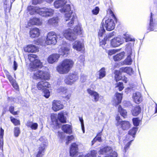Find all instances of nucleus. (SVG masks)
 Masks as SVG:
<instances>
[{"label":"nucleus","instance_id":"obj_60","mask_svg":"<svg viewBox=\"0 0 157 157\" xmlns=\"http://www.w3.org/2000/svg\"><path fill=\"white\" fill-rule=\"evenodd\" d=\"M13 87L16 89H18V86L16 82V81L15 80L13 82L11 83Z\"/></svg>","mask_w":157,"mask_h":157},{"label":"nucleus","instance_id":"obj_46","mask_svg":"<svg viewBox=\"0 0 157 157\" xmlns=\"http://www.w3.org/2000/svg\"><path fill=\"white\" fill-rule=\"evenodd\" d=\"M124 38L126 42L129 41H134V39L132 38L128 34H125L124 35Z\"/></svg>","mask_w":157,"mask_h":157},{"label":"nucleus","instance_id":"obj_39","mask_svg":"<svg viewBox=\"0 0 157 157\" xmlns=\"http://www.w3.org/2000/svg\"><path fill=\"white\" fill-rule=\"evenodd\" d=\"M137 130V128L135 127L133 128L129 131L128 135H130L132 136L133 137H134V136H133L136 134Z\"/></svg>","mask_w":157,"mask_h":157},{"label":"nucleus","instance_id":"obj_12","mask_svg":"<svg viewBox=\"0 0 157 157\" xmlns=\"http://www.w3.org/2000/svg\"><path fill=\"white\" fill-rule=\"evenodd\" d=\"M88 93L92 98V100L93 101L97 102L99 99V94L96 92L91 90L90 89H88L87 90Z\"/></svg>","mask_w":157,"mask_h":157},{"label":"nucleus","instance_id":"obj_3","mask_svg":"<svg viewBox=\"0 0 157 157\" xmlns=\"http://www.w3.org/2000/svg\"><path fill=\"white\" fill-rule=\"evenodd\" d=\"M74 63L70 59H65L57 67V70L61 74L67 73L73 67Z\"/></svg>","mask_w":157,"mask_h":157},{"label":"nucleus","instance_id":"obj_19","mask_svg":"<svg viewBox=\"0 0 157 157\" xmlns=\"http://www.w3.org/2000/svg\"><path fill=\"white\" fill-rule=\"evenodd\" d=\"M29 34L32 38L37 37L40 34V30L37 28L32 29L30 31Z\"/></svg>","mask_w":157,"mask_h":157},{"label":"nucleus","instance_id":"obj_13","mask_svg":"<svg viewBox=\"0 0 157 157\" xmlns=\"http://www.w3.org/2000/svg\"><path fill=\"white\" fill-rule=\"evenodd\" d=\"M67 3V2L66 0H57L55 2L54 4L55 7L56 8L63 6V8L61 10H60L61 11V10L63 9V8L67 5H69L70 6L69 4H66Z\"/></svg>","mask_w":157,"mask_h":157},{"label":"nucleus","instance_id":"obj_63","mask_svg":"<svg viewBox=\"0 0 157 157\" xmlns=\"http://www.w3.org/2000/svg\"><path fill=\"white\" fill-rule=\"evenodd\" d=\"M66 90V88L63 87H61L58 89V92H64Z\"/></svg>","mask_w":157,"mask_h":157},{"label":"nucleus","instance_id":"obj_5","mask_svg":"<svg viewBox=\"0 0 157 157\" xmlns=\"http://www.w3.org/2000/svg\"><path fill=\"white\" fill-rule=\"evenodd\" d=\"M58 36H60L59 35H57L54 32L48 33L45 41L46 43L48 45H55L57 42Z\"/></svg>","mask_w":157,"mask_h":157},{"label":"nucleus","instance_id":"obj_23","mask_svg":"<svg viewBox=\"0 0 157 157\" xmlns=\"http://www.w3.org/2000/svg\"><path fill=\"white\" fill-rule=\"evenodd\" d=\"M113 151L112 150L111 148L109 147H105L100 150L99 151V152L100 154H103L105 153L109 154L110 153H112Z\"/></svg>","mask_w":157,"mask_h":157},{"label":"nucleus","instance_id":"obj_18","mask_svg":"<svg viewBox=\"0 0 157 157\" xmlns=\"http://www.w3.org/2000/svg\"><path fill=\"white\" fill-rule=\"evenodd\" d=\"M59 57V55L58 54H52L48 57V61L50 63H53L57 62Z\"/></svg>","mask_w":157,"mask_h":157},{"label":"nucleus","instance_id":"obj_56","mask_svg":"<svg viewBox=\"0 0 157 157\" xmlns=\"http://www.w3.org/2000/svg\"><path fill=\"white\" fill-rule=\"evenodd\" d=\"M74 139V137L73 135L68 136L67 137V140L66 144H68L69 143V141L73 140Z\"/></svg>","mask_w":157,"mask_h":157},{"label":"nucleus","instance_id":"obj_41","mask_svg":"<svg viewBox=\"0 0 157 157\" xmlns=\"http://www.w3.org/2000/svg\"><path fill=\"white\" fill-rule=\"evenodd\" d=\"M5 73L7 78L9 80L10 82L11 83L13 82L15 80L13 78L12 76L10 75L9 72L8 71H6Z\"/></svg>","mask_w":157,"mask_h":157},{"label":"nucleus","instance_id":"obj_9","mask_svg":"<svg viewBox=\"0 0 157 157\" xmlns=\"http://www.w3.org/2000/svg\"><path fill=\"white\" fill-rule=\"evenodd\" d=\"M63 36L67 39L73 41L76 38V35L72 33V30L68 29L65 30L63 32Z\"/></svg>","mask_w":157,"mask_h":157},{"label":"nucleus","instance_id":"obj_22","mask_svg":"<svg viewBox=\"0 0 157 157\" xmlns=\"http://www.w3.org/2000/svg\"><path fill=\"white\" fill-rule=\"evenodd\" d=\"M121 39L119 37H116L112 39L111 41V45L113 47H116L121 44Z\"/></svg>","mask_w":157,"mask_h":157},{"label":"nucleus","instance_id":"obj_10","mask_svg":"<svg viewBox=\"0 0 157 157\" xmlns=\"http://www.w3.org/2000/svg\"><path fill=\"white\" fill-rule=\"evenodd\" d=\"M64 105L61 102L58 100H54L52 102V109L53 110L56 112L63 109Z\"/></svg>","mask_w":157,"mask_h":157},{"label":"nucleus","instance_id":"obj_31","mask_svg":"<svg viewBox=\"0 0 157 157\" xmlns=\"http://www.w3.org/2000/svg\"><path fill=\"white\" fill-rule=\"evenodd\" d=\"M58 119L61 123H64L66 122V118L64 116V114L62 113H60L58 114Z\"/></svg>","mask_w":157,"mask_h":157},{"label":"nucleus","instance_id":"obj_20","mask_svg":"<svg viewBox=\"0 0 157 157\" xmlns=\"http://www.w3.org/2000/svg\"><path fill=\"white\" fill-rule=\"evenodd\" d=\"M133 98L134 101L137 104L139 103L142 101L141 94L139 92H136L133 93Z\"/></svg>","mask_w":157,"mask_h":157},{"label":"nucleus","instance_id":"obj_45","mask_svg":"<svg viewBox=\"0 0 157 157\" xmlns=\"http://www.w3.org/2000/svg\"><path fill=\"white\" fill-rule=\"evenodd\" d=\"M153 20L152 17V13H151V16L150 17V22L149 24V29H150V31H152L154 30L153 26Z\"/></svg>","mask_w":157,"mask_h":157},{"label":"nucleus","instance_id":"obj_61","mask_svg":"<svg viewBox=\"0 0 157 157\" xmlns=\"http://www.w3.org/2000/svg\"><path fill=\"white\" fill-rule=\"evenodd\" d=\"M58 136L61 139H63L64 137V133L63 132H58Z\"/></svg>","mask_w":157,"mask_h":157},{"label":"nucleus","instance_id":"obj_30","mask_svg":"<svg viewBox=\"0 0 157 157\" xmlns=\"http://www.w3.org/2000/svg\"><path fill=\"white\" fill-rule=\"evenodd\" d=\"M74 33L76 35L80 34L82 33V30L81 29V28L79 25L74 27L73 30Z\"/></svg>","mask_w":157,"mask_h":157},{"label":"nucleus","instance_id":"obj_37","mask_svg":"<svg viewBox=\"0 0 157 157\" xmlns=\"http://www.w3.org/2000/svg\"><path fill=\"white\" fill-rule=\"evenodd\" d=\"M37 56L35 54H29L28 55V58L29 60L33 63L35 59H37Z\"/></svg>","mask_w":157,"mask_h":157},{"label":"nucleus","instance_id":"obj_32","mask_svg":"<svg viewBox=\"0 0 157 157\" xmlns=\"http://www.w3.org/2000/svg\"><path fill=\"white\" fill-rule=\"evenodd\" d=\"M118 109V111L120 113L121 115L124 118H125L127 114L126 111L122 109L120 105L119 106Z\"/></svg>","mask_w":157,"mask_h":157},{"label":"nucleus","instance_id":"obj_35","mask_svg":"<svg viewBox=\"0 0 157 157\" xmlns=\"http://www.w3.org/2000/svg\"><path fill=\"white\" fill-rule=\"evenodd\" d=\"M58 18L57 17H55L50 19L48 21V23L51 25H56L58 22Z\"/></svg>","mask_w":157,"mask_h":157},{"label":"nucleus","instance_id":"obj_28","mask_svg":"<svg viewBox=\"0 0 157 157\" xmlns=\"http://www.w3.org/2000/svg\"><path fill=\"white\" fill-rule=\"evenodd\" d=\"M4 130L2 128H0V136L1 139L0 140V149L2 150L3 145V139L4 135Z\"/></svg>","mask_w":157,"mask_h":157},{"label":"nucleus","instance_id":"obj_33","mask_svg":"<svg viewBox=\"0 0 157 157\" xmlns=\"http://www.w3.org/2000/svg\"><path fill=\"white\" fill-rule=\"evenodd\" d=\"M99 78L101 79L105 76L106 75V71L104 67H102L99 71Z\"/></svg>","mask_w":157,"mask_h":157},{"label":"nucleus","instance_id":"obj_44","mask_svg":"<svg viewBox=\"0 0 157 157\" xmlns=\"http://www.w3.org/2000/svg\"><path fill=\"white\" fill-rule=\"evenodd\" d=\"M20 133V128L18 127H15L14 128V135L16 137H17Z\"/></svg>","mask_w":157,"mask_h":157},{"label":"nucleus","instance_id":"obj_2","mask_svg":"<svg viewBox=\"0 0 157 157\" xmlns=\"http://www.w3.org/2000/svg\"><path fill=\"white\" fill-rule=\"evenodd\" d=\"M29 13L31 15L38 13L43 17H47L52 15L54 11L51 9H40L38 7H33L32 6L28 7Z\"/></svg>","mask_w":157,"mask_h":157},{"label":"nucleus","instance_id":"obj_8","mask_svg":"<svg viewBox=\"0 0 157 157\" xmlns=\"http://www.w3.org/2000/svg\"><path fill=\"white\" fill-rule=\"evenodd\" d=\"M116 121L117 123H116V125L118 126L120 125L121 126V127L123 130H125L128 129L130 127V124L129 122L126 121H122L121 119L119 116H117L116 117Z\"/></svg>","mask_w":157,"mask_h":157},{"label":"nucleus","instance_id":"obj_62","mask_svg":"<svg viewBox=\"0 0 157 157\" xmlns=\"http://www.w3.org/2000/svg\"><path fill=\"white\" fill-rule=\"evenodd\" d=\"M41 0H33V3L34 5H36L41 2Z\"/></svg>","mask_w":157,"mask_h":157},{"label":"nucleus","instance_id":"obj_59","mask_svg":"<svg viewBox=\"0 0 157 157\" xmlns=\"http://www.w3.org/2000/svg\"><path fill=\"white\" fill-rule=\"evenodd\" d=\"M117 52L116 50L114 49L109 50L108 51V54L109 55H112Z\"/></svg>","mask_w":157,"mask_h":157},{"label":"nucleus","instance_id":"obj_57","mask_svg":"<svg viewBox=\"0 0 157 157\" xmlns=\"http://www.w3.org/2000/svg\"><path fill=\"white\" fill-rule=\"evenodd\" d=\"M99 10L98 7H96L94 9L92 10V13L94 14L97 15L99 12Z\"/></svg>","mask_w":157,"mask_h":157},{"label":"nucleus","instance_id":"obj_53","mask_svg":"<svg viewBox=\"0 0 157 157\" xmlns=\"http://www.w3.org/2000/svg\"><path fill=\"white\" fill-rule=\"evenodd\" d=\"M117 153L115 151H113L112 153H110V154H108L105 157H117Z\"/></svg>","mask_w":157,"mask_h":157},{"label":"nucleus","instance_id":"obj_26","mask_svg":"<svg viewBox=\"0 0 157 157\" xmlns=\"http://www.w3.org/2000/svg\"><path fill=\"white\" fill-rule=\"evenodd\" d=\"M26 126L30 128L32 130H36L38 128V125L37 123L29 121L26 124Z\"/></svg>","mask_w":157,"mask_h":157},{"label":"nucleus","instance_id":"obj_6","mask_svg":"<svg viewBox=\"0 0 157 157\" xmlns=\"http://www.w3.org/2000/svg\"><path fill=\"white\" fill-rule=\"evenodd\" d=\"M101 24L104 26L107 30L110 31L113 30L115 27V24L113 20L110 18H104L103 19Z\"/></svg>","mask_w":157,"mask_h":157},{"label":"nucleus","instance_id":"obj_17","mask_svg":"<svg viewBox=\"0 0 157 157\" xmlns=\"http://www.w3.org/2000/svg\"><path fill=\"white\" fill-rule=\"evenodd\" d=\"M24 50L25 52H35L38 51V48L33 44L27 45L24 48Z\"/></svg>","mask_w":157,"mask_h":157},{"label":"nucleus","instance_id":"obj_16","mask_svg":"<svg viewBox=\"0 0 157 157\" xmlns=\"http://www.w3.org/2000/svg\"><path fill=\"white\" fill-rule=\"evenodd\" d=\"M73 48L77 51H80L83 48L84 44L81 41H76L73 43Z\"/></svg>","mask_w":157,"mask_h":157},{"label":"nucleus","instance_id":"obj_29","mask_svg":"<svg viewBox=\"0 0 157 157\" xmlns=\"http://www.w3.org/2000/svg\"><path fill=\"white\" fill-rule=\"evenodd\" d=\"M141 112V108L139 106L135 107L132 111V114L134 116H137Z\"/></svg>","mask_w":157,"mask_h":157},{"label":"nucleus","instance_id":"obj_40","mask_svg":"<svg viewBox=\"0 0 157 157\" xmlns=\"http://www.w3.org/2000/svg\"><path fill=\"white\" fill-rule=\"evenodd\" d=\"M115 88H118L119 91L122 90L124 88L123 83L119 82L116 84Z\"/></svg>","mask_w":157,"mask_h":157},{"label":"nucleus","instance_id":"obj_25","mask_svg":"<svg viewBox=\"0 0 157 157\" xmlns=\"http://www.w3.org/2000/svg\"><path fill=\"white\" fill-rule=\"evenodd\" d=\"M46 145L44 144L40 145L39 147V150L36 157H42L43 153H44V150Z\"/></svg>","mask_w":157,"mask_h":157},{"label":"nucleus","instance_id":"obj_48","mask_svg":"<svg viewBox=\"0 0 157 157\" xmlns=\"http://www.w3.org/2000/svg\"><path fill=\"white\" fill-rule=\"evenodd\" d=\"M115 79L116 82H117L120 79H121L120 77L119 76L120 72L118 71H116L115 72Z\"/></svg>","mask_w":157,"mask_h":157},{"label":"nucleus","instance_id":"obj_21","mask_svg":"<svg viewBox=\"0 0 157 157\" xmlns=\"http://www.w3.org/2000/svg\"><path fill=\"white\" fill-rule=\"evenodd\" d=\"M62 129L64 132L67 134H71L72 132L71 126L68 124L63 125L62 127Z\"/></svg>","mask_w":157,"mask_h":157},{"label":"nucleus","instance_id":"obj_38","mask_svg":"<svg viewBox=\"0 0 157 157\" xmlns=\"http://www.w3.org/2000/svg\"><path fill=\"white\" fill-rule=\"evenodd\" d=\"M116 97L117 100V101L115 104L118 105L120 103L122 99V94L119 93H117L116 94Z\"/></svg>","mask_w":157,"mask_h":157},{"label":"nucleus","instance_id":"obj_27","mask_svg":"<svg viewBox=\"0 0 157 157\" xmlns=\"http://www.w3.org/2000/svg\"><path fill=\"white\" fill-rule=\"evenodd\" d=\"M124 52H121L113 56L114 60L115 61H119L122 59L124 57Z\"/></svg>","mask_w":157,"mask_h":157},{"label":"nucleus","instance_id":"obj_4","mask_svg":"<svg viewBox=\"0 0 157 157\" xmlns=\"http://www.w3.org/2000/svg\"><path fill=\"white\" fill-rule=\"evenodd\" d=\"M61 12L65 13V20L66 21H70L67 24V26L71 27L73 25L76 17L74 14H73L72 11L71 10L70 6L69 5H67L61 10Z\"/></svg>","mask_w":157,"mask_h":157},{"label":"nucleus","instance_id":"obj_43","mask_svg":"<svg viewBox=\"0 0 157 157\" xmlns=\"http://www.w3.org/2000/svg\"><path fill=\"white\" fill-rule=\"evenodd\" d=\"M32 21L34 22L33 24L36 25H40L42 24V21L36 18L32 20Z\"/></svg>","mask_w":157,"mask_h":157},{"label":"nucleus","instance_id":"obj_47","mask_svg":"<svg viewBox=\"0 0 157 157\" xmlns=\"http://www.w3.org/2000/svg\"><path fill=\"white\" fill-rule=\"evenodd\" d=\"M51 119L54 124L56 125L59 124L58 120L54 115L51 116Z\"/></svg>","mask_w":157,"mask_h":157},{"label":"nucleus","instance_id":"obj_58","mask_svg":"<svg viewBox=\"0 0 157 157\" xmlns=\"http://www.w3.org/2000/svg\"><path fill=\"white\" fill-rule=\"evenodd\" d=\"M79 120L81 122L82 129L83 133L85 132V129L83 123V120L82 118L79 117Z\"/></svg>","mask_w":157,"mask_h":157},{"label":"nucleus","instance_id":"obj_15","mask_svg":"<svg viewBox=\"0 0 157 157\" xmlns=\"http://www.w3.org/2000/svg\"><path fill=\"white\" fill-rule=\"evenodd\" d=\"M50 84L45 80H43L39 82L36 86L37 87L39 90H44L45 89V87H49Z\"/></svg>","mask_w":157,"mask_h":157},{"label":"nucleus","instance_id":"obj_50","mask_svg":"<svg viewBox=\"0 0 157 157\" xmlns=\"http://www.w3.org/2000/svg\"><path fill=\"white\" fill-rule=\"evenodd\" d=\"M88 154H90V156L91 157H96L97 155V151L95 150H92L90 151V153Z\"/></svg>","mask_w":157,"mask_h":157},{"label":"nucleus","instance_id":"obj_34","mask_svg":"<svg viewBox=\"0 0 157 157\" xmlns=\"http://www.w3.org/2000/svg\"><path fill=\"white\" fill-rule=\"evenodd\" d=\"M123 71L127 74L130 75H132L133 73V71L132 68L130 67H125L122 68Z\"/></svg>","mask_w":157,"mask_h":157},{"label":"nucleus","instance_id":"obj_24","mask_svg":"<svg viewBox=\"0 0 157 157\" xmlns=\"http://www.w3.org/2000/svg\"><path fill=\"white\" fill-rule=\"evenodd\" d=\"M128 49V55L127 59L125 60V62L126 64L130 65L132 62V60L131 59L130 56L132 53V51L131 48L130 47L127 48V49Z\"/></svg>","mask_w":157,"mask_h":157},{"label":"nucleus","instance_id":"obj_1","mask_svg":"<svg viewBox=\"0 0 157 157\" xmlns=\"http://www.w3.org/2000/svg\"><path fill=\"white\" fill-rule=\"evenodd\" d=\"M31 69L34 71L33 78L35 79H49L50 76L49 74L46 72H44L38 69L41 68L42 67V64L39 59H35L33 62L31 63Z\"/></svg>","mask_w":157,"mask_h":157},{"label":"nucleus","instance_id":"obj_42","mask_svg":"<svg viewBox=\"0 0 157 157\" xmlns=\"http://www.w3.org/2000/svg\"><path fill=\"white\" fill-rule=\"evenodd\" d=\"M10 118L11 121L15 125L20 124V121L19 120L14 118L13 117H11Z\"/></svg>","mask_w":157,"mask_h":157},{"label":"nucleus","instance_id":"obj_51","mask_svg":"<svg viewBox=\"0 0 157 157\" xmlns=\"http://www.w3.org/2000/svg\"><path fill=\"white\" fill-rule=\"evenodd\" d=\"M132 121L133 124L135 126H137L139 125L140 121L138 118H134Z\"/></svg>","mask_w":157,"mask_h":157},{"label":"nucleus","instance_id":"obj_55","mask_svg":"<svg viewBox=\"0 0 157 157\" xmlns=\"http://www.w3.org/2000/svg\"><path fill=\"white\" fill-rule=\"evenodd\" d=\"M14 109V107L12 106H11L9 108V111L10 112L12 113V114L16 115L17 114V112H14L13 110Z\"/></svg>","mask_w":157,"mask_h":157},{"label":"nucleus","instance_id":"obj_7","mask_svg":"<svg viewBox=\"0 0 157 157\" xmlns=\"http://www.w3.org/2000/svg\"><path fill=\"white\" fill-rule=\"evenodd\" d=\"M78 79V75L77 73H70L66 77L64 80L65 83L67 85H71Z\"/></svg>","mask_w":157,"mask_h":157},{"label":"nucleus","instance_id":"obj_11","mask_svg":"<svg viewBox=\"0 0 157 157\" xmlns=\"http://www.w3.org/2000/svg\"><path fill=\"white\" fill-rule=\"evenodd\" d=\"M78 145L75 143H74L72 144L70 147V155L71 156H76L78 155Z\"/></svg>","mask_w":157,"mask_h":157},{"label":"nucleus","instance_id":"obj_49","mask_svg":"<svg viewBox=\"0 0 157 157\" xmlns=\"http://www.w3.org/2000/svg\"><path fill=\"white\" fill-rule=\"evenodd\" d=\"M115 34V33L114 32H112L107 35L106 37L104 38V39L105 40H109L110 38L113 36Z\"/></svg>","mask_w":157,"mask_h":157},{"label":"nucleus","instance_id":"obj_52","mask_svg":"<svg viewBox=\"0 0 157 157\" xmlns=\"http://www.w3.org/2000/svg\"><path fill=\"white\" fill-rule=\"evenodd\" d=\"M44 96L46 98H48L49 97L50 95V93L48 90L45 89L44 92Z\"/></svg>","mask_w":157,"mask_h":157},{"label":"nucleus","instance_id":"obj_14","mask_svg":"<svg viewBox=\"0 0 157 157\" xmlns=\"http://www.w3.org/2000/svg\"><path fill=\"white\" fill-rule=\"evenodd\" d=\"M70 48L66 45L65 46H63L59 50L58 54L59 55H62L63 56H66L69 52Z\"/></svg>","mask_w":157,"mask_h":157},{"label":"nucleus","instance_id":"obj_54","mask_svg":"<svg viewBox=\"0 0 157 157\" xmlns=\"http://www.w3.org/2000/svg\"><path fill=\"white\" fill-rule=\"evenodd\" d=\"M105 30L103 27H101L99 29L98 33V35L99 36L101 37L103 34L105 33Z\"/></svg>","mask_w":157,"mask_h":157},{"label":"nucleus","instance_id":"obj_64","mask_svg":"<svg viewBox=\"0 0 157 157\" xmlns=\"http://www.w3.org/2000/svg\"><path fill=\"white\" fill-rule=\"evenodd\" d=\"M39 140L40 141L43 142V143H46V140L45 137H41L39 139Z\"/></svg>","mask_w":157,"mask_h":157},{"label":"nucleus","instance_id":"obj_36","mask_svg":"<svg viewBox=\"0 0 157 157\" xmlns=\"http://www.w3.org/2000/svg\"><path fill=\"white\" fill-rule=\"evenodd\" d=\"M101 132L98 133V134L97 136L92 141V145H93L94 144L97 140H98L99 142L102 141L101 138L100 136L101 135Z\"/></svg>","mask_w":157,"mask_h":157}]
</instances>
